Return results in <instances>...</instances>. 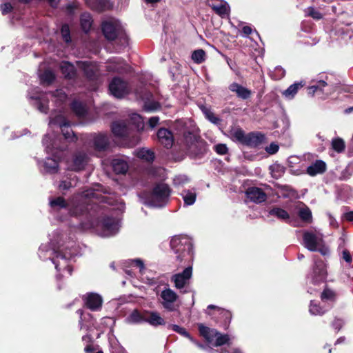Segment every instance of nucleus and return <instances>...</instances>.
Listing matches in <instances>:
<instances>
[{
    "instance_id": "f257e3e1",
    "label": "nucleus",
    "mask_w": 353,
    "mask_h": 353,
    "mask_svg": "<svg viewBox=\"0 0 353 353\" xmlns=\"http://www.w3.org/2000/svg\"><path fill=\"white\" fill-rule=\"evenodd\" d=\"M49 96L52 99L59 109V113L50 117L49 126L57 127L62 134H46L43 139V145L46 152L52 157H46L44 161L37 159V164L43 173L54 174L59 170V161L64 150L68 148V143L77 140L76 135L71 130L70 123L61 113L67 100V94L63 89L54 92H43L39 88H32L28 92L30 103L40 112L47 114L48 111Z\"/></svg>"
},
{
    "instance_id": "f03ea898",
    "label": "nucleus",
    "mask_w": 353,
    "mask_h": 353,
    "mask_svg": "<svg viewBox=\"0 0 353 353\" xmlns=\"http://www.w3.org/2000/svg\"><path fill=\"white\" fill-rule=\"evenodd\" d=\"M50 244H41L38 255L43 261L50 260L57 272L56 278L69 276L72 274L71 261L77 254L74 235L71 232L57 229L50 239Z\"/></svg>"
},
{
    "instance_id": "7ed1b4c3",
    "label": "nucleus",
    "mask_w": 353,
    "mask_h": 353,
    "mask_svg": "<svg viewBox=\"0 0 353 353\" xmlns=\"http://www.w3.org/2000/svg\"><path fill=\"white\" fill-rule=\"evenodd\" d=\"M102 189L105 191L101 192V194L105 196L106 201H102L97 199H91L84 216L79 226L82 230L93 229L97 235L101 237H110L116 235L120 229V220L117 218L106 216V207L101 203L112 205V199L107 195L109 191L106 188L101 185Z\"/></svg>"
},
{
    "instance_id": "20e7f679",
    "label": "nucleus",
    "mask_w": 353,
    "mask_h": 353,
    "mask_svg": "<svg viewBox=\"0 0 353 353\" xmlns=\"http://www.w3.org/2000/svg\"><path fill=\"white\" fill-rule=\"evenodd\" d=\"M102 191L105 192L102 189L101 185L96 184L92 188L73 195L69 202L62 196L50 197V212L54 215L59 212H67L71 216L79 219L80 223L84 216L86 206H88L91 199L106 201L105 196L101 193Z\"/></svg>"
},
{
    "instance_id": "39448f33",
    "label": "nucleus",
    "mask_w": 353,
    "mask_h": 353,
    "mask_svg": "<svg viewBox=\"0 0 353 353\" xmlns=\"http://www.w3.org/2000/svg\"><path fill=\"white\" fill-rule=\"evenodd\" d=\"M170 245L176 255L177 265H187L184 270L172 276L175 288H183L192 274V263L194 259V248L192 241L185 235H176L172 237Z\"/></svg>"
},
{
    "instance_id": "423d86ee",
    "label": "nucleus",
    "mask_w": 353,
    "mask_h": 353,
    "mask_svg": "<svg viewBox=\"0 0 353 353\" xmlns=\"http://www.w3.org/2000/svg\"><path fill=\"white\" fill-rule=\"evenodd\" d=\"M176 126L183 127L178 133L182 135L181 142L186 154L192 159L201 158L206 150L204 142L193 131L183 127V121H178Z\"/></svg>"
},
{
    "instance_id": "0eeeda50",
    "label": "nucleus",
    "mask_w": 353,
    "mask_h": 353,
    "mask_svg": "<svg viewBox=\"0 0 353 353\" xmlns=\"http://www.w3.org/2000/svg\"><path fill=\"white\" fill-rule=\"evenodd\" d=\"M101 29L105 39L114 42L115 52H119L128 46V37L119 20L112 19L103 21Z\"/></svg>"
},
{
    "instance_id": "6e6552de",
    "label": "nucleus",
    "mask_w": 353,
    "mask_h": 353,
    "mask_svg": "<svg viewBox=\"0 0 353 353\" xmlns=\"http://www.w3.org/2000/svg\"><path fill=\"white\" fill-rule=\"evenodd\" d=\"M302 245L310 252H319L323 256L330 254V250L325 244L323 234L316 230H304Z\"/></svg>"
},
{
    "instance_id": "1a4fd4ad",
    "label": "nucleus",
    "mask_w": 353,
    "mask_h": 353,
    "mask_svg": "<svg viewBox=\"0 0 353 353\" xmlns=\"http://www.w3.org/2000/svg\"><path fill=\"white\" fill-rule=\"evenodd\" d=\"M172 190L168 185L160 183L154 185L145 205L152 208H163L169 202Z\"/></svg>"
},
{
    "instance_id": "9d476101",
    "label": "nucleus",
    "mask_w": 353,
    "mask_h": 353,
    "mask_svg": "<svg viewBox=\"0 0 353 353\" xmlns=\"http://www.w3.org/2000/svg\"><path fill=\"white\" fill-rule=\"evenodd\" d=\"M314 265L311 272L307 276V282L314 285L323 283L327 276L325 263L316 256L313 257Z\"/></svg>"
},
{
    "instance_id": "9b49d317",
    "label": "nucleus",
    "mask_w": 353,
    "mask_h": 353,
    "mask_svg": "<svg viewBox=\"0 0 353 353\" xmlns=\"http://www.w3.org/2000/svg\"><path fill=\"white\" fill-rule=\"evenodd\" d=\"M178 301V294L169 288H164L160 294V303L168 312L179 311L180 303Z\"/></svg>"
},
{
    "instance_id": "f8f14e48",
    "label": "nucleus",
    "mask_w": 353,
    "mask_h": 353,
    "mask_svg": "<svg viewBox=\"0 0 353 353\" xmlns=\"http://www.w3.org/2000/svg\"><path fill=\"white\" fill-rule=\"evenodd\" d=\"M332 76L323 74L313 81V84L308 88L309 94L312 95L318 92L330 94L334 90V83L332 80Z\"/></svg>"
},
{
    "instance_id": "ddd939ff",
    "label": "nucleus",
    "mask_w": 353,
    "mask_h": 353,
    "mask_svg": "<svg viewBox=\"0 0 353 353\" xmlns=\"http://www.w3.org/2000/svg\"><path fill=\"white\" fill-rule=\"evenodd\" d=\"M88 154L83 150H76L70 159L68 160V168L72 171L79 172L85 169L89 161Z\"/></svg>"
},
{
    "instance_id": "4468645a",
    "label": "nucleus",
    "mask_w": 353,
    "mask_h": 353,
    "mask_svg": "<svg viewBox=\"0 0 353 353\" xmlns=\"http://www.w3.org/2000/svg\"><path fill=\"white\" fill-rule=\"evenodd\" d=\"M109 90L114 97L122 98L130 92V88L128 82L114 77L109 84Z\"/></svg>"
},
{
    "instance_id": "2eb2a0df",
    "label": "nucleus",
    "mask_w": 353,
    "mask_h": 353,
    "mask_svg": "<svg viewBox=\"0 0 353 353\" xmlns=\"http://www.w3.org/2000/svg\"><path fill=\"white\" fill-rule=\"evenodd\" d=\"M138 97L143 101V109L146 112H153L161 108L160 103L153 99V94L150 92L144 91L137 92Z\"/></svg>"
},
{
    "instance_id": "dca6fc26",
    "label": "nucleus",
    "mask_w": 353,
    "mask_h": 353,
    "mask_svg": "<svg viewBox=\"0 0 353 353\" xmlns=\"http://www.w3.org/2000/svg\"><path fill=\"white\" fill-rule=\"evenodd\" d=\"M106 69L110 72L123 74L128 72L129 66L121 57L110 59L106 63Z\"/></svg>"
},
{
    "instance_id": "f3484780",
    "label": "nucleus",
    "mask_w": 353,
    "mask_h": 353,
    "mask_svg": "<svg viewBox=\"0 0 353 353\" xmlns=\"http://www.w3.org/2000/svg\"><path fill=\"white\" fill-rule=\"evenodd\" d=\"M84 301L86 307L92 311H99L102 307L103 299L97 293H87L85 295Z\"/></svg>"
},
{
    "instance_id": "a211bd4d",
    "label": "nucleus",
    "mask_w": 353,
    "mask_h": 353,
    "mask_svg": "<svg viewBox=\"0 0 353 353\" xmlns=\"http://www.w3.org/2000/svg\"><path fill=\"white\" fill-rule=\"evenodd\" d=\"M92 143L96 151H105L110 146V137L105 133L94 134L92 135Z\"/></svg>"
},
{
    "instance_id": "6ab92c4d",
    "label": "nucleus",
    "mask_w": 353,
    "mask_h": 353,
    "mask_svg": "<svg viewBox=\"0 0 353 353\" xmlns=\"http://www.w3.org/2000/svg\"><path fill=\"white\" fill-rule=\"evenodd\" d=\"M157 136L159 142L165 148H171L174 143L172 132L167 128H161L158 130Z\"/></svg>"
},
{
    "instance_id": "aec40b11",
    "label": "nucleus",
    "mask_w": 353,
    "mask_h": 353,
    "mask_svg": "<svg viewBox=\"0 0 353 353\" xmlns=\"http://www.w3.org/2000/svg\"><path fill=\"white\" fill-rule=\"evenodd\" d=\"M178 194L181 196L183 201V206L188 207L194 204L197 197V191L196 188H182Z\"/></svg>"
},
{
    "instance_id": "412c9836",
    "label": "nucleus",
    "mask_w": 353,
    "mask_h": 353,
    "mask_svg": "<svg viewBox=\"0 0 353 353\" xmlns=\"http://www.w3.org/2000/svg\"><path fill=\"white\" fill-rule=\"evenodd\" d=\"M247 197L255 203L264 202L267 199L266 194L262 189L257 187H250L245 192Z\"/></svg>"
},
{
    "instance_id": "4be33fe9",
    "label": "nucleus",
    "mask_w": 353,
    "mask_h": 353,
    "mask_svg": "<svg viewBox=\"0 0 353 353\" xmlns=\"http://www.w3.org/2000/svg\"><path fill=\"white\" fill-rule=\"evenodd\" d=\"M77 67L83 71L84 74L88 79H94L97 75V66L95 63L91 61H77Z\"/></svg>"
},
{
    "instance_id": "5701e85b",
    "label": "nucleus",
    "mask_w": 353,
    "mask_h": 353,
    "mask_svg": "<svg viewBox=\"0 0 353 353\" xmlns=\"http://www.w3.org/2000/svg\"><path fill=\"white\" fill-rule=\"evenodd\" d=\"M265 138V135L261 132H250L246 134L243 145L255 148L261 145Z\"/></svg>"
},
{
    "instance_id": "b1692460",
    "label": "nucleus",
    "mask_w": 353,
    "mask_h": 353,
    "mask_svg": "<svg viewBox=\"0 0 353 353\" xmlns=\"http://www.w3.org/2000/svg\"><path fill=\"white\" fill-rule=\"evenodd\" d=\"M327 169V165L323 160H316L310 165L307 168L306 173L311 176H314L318 174H323Z\"/></svg>"
},
{
    "instance_id": "393cba45",
    "label": "nucleus",
    "mask_w": 353,
    "mask_h": 353,
    "mask_svg": "<svg viewBox=\"0 0 353 353\" xmlns=\"http://www.w3.org/2000/svg\"><path fill=\"white\" fill-rule=\"evenodd\" d=\"M132 267L139 268L140 272H142L145 268L143 261L140 259H130L123 263V271L130 276H133L134 275L131 269Z\"/></svg>"
},
{
    "instance_id": "a878e982",
    "label": "nucleus",
    "mask_w": 353,
    "mask_h": 353,
    "mask_svg": "<svg viewBox=\"0 0 353 353\" xmlns=\"http://www.w3.org/2000/svg\"><path fill=\"white\" fill-rule=\"evenodd\" d=\"M228 88L231 92L236 93L237 97L243 100L249 99L252 94L251 90L236 82L232 83Z\"/></svg>"
},
{
    "instance_id": "bb28decb",
    "label": "nucleus",
    "mask_w": 353,
    "mask_h": 353,
    "mask_svg": "<svg viewBox=\"0 0 353 353\" xmlns=\"http://www.w3.org/2000/svg\"><path fill=\"white\" fill-rule=\"evenodd\" d=\"M112 132L117 137L124 138L129 135V128L123 121H116L112 124Z\"/></svg>"
},
{
    "instance_id": "cd10ccee",
    "label": "nucleus",
    "mask_w": 353,
    "mask_h": 353,
    "mask_svg": "<svg viewBox=\"0 0 353 353\" xmlns=\"http://www.w3.org/2000/svg\"><path fill=\"white\" fill-rule=\"evenodd\" d=\"M212 9L222 18L229 16L230 6L225 1H220L210 5Z\"/></svg>"
},
{
    "instance_id": "c85d7f7f",
    "label": "nucleus",
    "mask_w": 353,
    "mask_h": 353,
    "mask_svg": "<svg viewBox=\"0 0 353 353\" xmlns=\"http://www.w3.org/2000/svg\"><path fill=\"white\" fill-rule=\"evenodd\" d=\"M111 164L114 172L117 174H125L129 168L126 160L121 158L113 159Z\"/></svg>"
},
{
    "instance_id": "c756f323",
    "label": "nucleus",
    "mask_w": 353,
    "mask_h": 353,
    "mask_svg": "<svg viewBox=\"0 0 353 353\" xmlns=\"http://www.w3.org/2000/svg\"><path fill=\"white\" fill-rule=\"evenodd\" d=\"M145 313L148 314L149 316L146 318V322L150 325L157 327L159 325H165L166 324L165 321L161 315L155 311H145Z\"/></svg>"
},
{
    "instance_id": "7c9ffc66",
    "label": "nucleus",
    "mask_w": 353,
    "mask_h": 353,
    "mask_svg": "<svg viewBox=\"0 0 353 353\" xmlns=\"http://www.w3.org/2000/svg\"><path fill=\"white\" fill-rule=\"evenodd\" d=\"M60 69L61 73L66 79H73L77 76V70L74 65L68 61L61 62Z\"/></svg>"
},
{
    "instance_id": "2f4dec72",
    "label": "nucleus",
    "mask_w": 353,
    "mask_h": 353,
    "mask_svg": "<svg viewBox=\"0 0 353 353\" xmlns=\"http://www.w3.org/2000/svg\"><path fill=\"white\" fill-rule=\"evenodd\" d=\"M128 324H141L146 322V317L137 309L132 310L125 318Z\"/></svg>"
},
{
    "instance_id": "473e14b6",
    "label": "nucleus",
    "mask_w": 353,
    "mask_h": 353,
    "mask_svg": "<svg viewBox=\"0 0 353 353\" xmlns=\"http://www.w3.org/2000/svg\"><path fill=\"white\" fill-rule=\"evenodd\" d=\"M304 83L303 81L295 82L290 85L286 90L282 92V95L288 100H291L294 98L298 91L303 88Z\"/></svg>"
},
{
    "instance_id": "72a5a7b5",
    "label": "nucleus",
    "mask_w": 353,
    "mask_h": 353,
    "mask_svg": "<svg viewBox=\"0 0 353 353\" xmlns=\"http://www.w3.org/2000/svg\"><path fill=\"white\" fill-rule=\"evenodd\" d=\"M268 215L276 217L277 219L284 221H288L290 219L289 213L284 209L278 206H274L270 208L268 210Z\"/></svg>"
},
{
    "instance_id": "f704fd0d",
    "label": "nucleus",
    "mask_w": 353,
    "mask_h": 353,
    "mask_svg": "<svg viewBox=\"0 0 353 353\" xmlns=\"http://www.w3.org/2000/svg\"><path fill=\"white\" fill-rule=\"evenodd\" d=\"M246 134L240 128H233L230 130V137L234 141L243 145Z\"/></svg>"
},
{
    "instance_id": "c9c22d12",
    "label": "nucleus",
    "mask_w": 353,
    "mask_h": 353,
    "mask_svg": "<svg viewBox=\"0 0 353 353\" xmlns=\"http://www.w3.org/2000/svg\"><path fill=\"white\" fill-rule=\"evenodd\" d=\"M92 18L90 13L84 12L80 17V24L81 29L85 33L88 32L92 25Z\"/></svg>"
},
{
    "instance_id": "e433bc0d",
    "label": "nucleus",
    "mask_w": 353,
    "mask_h": 353,
    "mask_svg": "<svg viewBox=\"0 0 353 353\" xmlns=\"http://www.w3.org/2000/svg\"><path fill=\"white\" fill-rule=\"evenodd\" d=\"M78 179L77 176L70 175L69 177L67 178L65 180H63L60 182L59 185V189L60 190H68L71 188L75 187L77 184Z\"/></svg>"
},
{
    "instance_id": "4c0bfd02",
    "label": "nucleus",
    "mask_w": 353,
    "mask_h": 353,
    "mask_svg": "<svg viewBox=\"0 0 353 353\" xmlns=\"http://www.w3.org/2000/svg\"><path fill=\"white\" fill-rule=\"evenodd\" d=\"M190 178L185 174H179L173 178L174 187L177 190L178 192L183 188L185 184L190 183Z\"/></svg>"
},
{
    "instance_id": "58836bf2",
    "label": "nucleus",
    "mask_w": 353,
    "mask_h": 353,
    "mask_svg": "<svg viewBox=\"0 0 353 353\" xmlns=\"http://www.w3.org/2000/svg\"><path fill=\"white\" fill-rule=\"evenodd\" d=\"M327 310L328 308H325L324 306H321L316 301H310L309 312L312 315L321 316L324 314Z\"/></svg>"
},
{
    "instance_id": "ea45409f",
    "label": "nucleus",
    "mask_w": 353,
    "mask_h": 353,
    "mask_svg": "<svg viewBox=\"0 0 353 353\" xmlns=\"http://www.w3.org/2000/svg\"><path fill=\"white\" fill-rule=\"evenodd\" d=\"M198 329L200 334L203 336L207 341L211 342L213 340L214 334L216 332L215 330H210L208 327L203 324H199Z\"/></svg>"
},
{
    "instance_id": "a19ab883",
    "label": "nucleus",
    "mask_w": 353,
    "mask_h": 353,
    "mask_svg": "<svg viewBox=\"0 0 353 353\" xmlns=\"http://www.w3.org/2000/svg\"><path fill=\"white\" fill-rule=\"evenodd\" d=\"M137 156L138 158L148 162H152L154 159V153L152 150L145 148L138 150Z\"/></svg>"
},
{
    "instance_id": "79ce46f5",
    "label": "nucleus",
    "mask_w": 353,
    "mask_h": 353,
    "mask_svg": "<svg viewBox=\"0 0 353 353\" xmlns=\"http://www.w3.org/2000/svg\"><path fill=\"white\" fill-rule=\"evenodd\" d=\"M72 110L78 117H84L86 114V109L84 104L77 100H74L71 103Z\"/></svg>"
},
{
    "instance_id": "37998d69",
    "label": "nucleus",
    "mask_w": 353,
    "mask_h": 353,
    "mask_svg": "<svg viewBox=\"0 0 353 353\" xmlns=\"http://www.w3.org/2000/svg\"><path fill=\"white\" fill-rule=\"evenodd\" d=\"M207 310H216L217 312L225 318L226 324L228 325L232 319V314L230 311L222 309L215 305H209Z\"/></svg>"
},
{
    "instance_id": "c03bdc74",
    "label": "nucleus",
    "mask_w": 353,
    "mask_h": 353,
    "mask_svg": "<svg viewBox=\"0 0 353 353\" xmlns=\"http://www.w3.org/2000/svg\"><path fill=\"white\" fill-rule=\"evenodd\" d=\"M191 58L195 63H202L206 59L205 52L203 49L194 50L192 53Z\"/></svg>"
},
{
    "instance_id": "a18cd8bd",
    "label": "nucleus",
    "mask_w": 353,
    "mask_h": 353,
    "mask_svg": "<svg viewBox=\"0 0 353 353\" xmlns=\"http://www.w3.org/2000/svg\"><path fill=\"white\" fill-rule=\"evenodd\" d=\"M299 216L300 219L305 222H307V223L312 222V212L310 210V208L305 205H304V207H303L302 208H301L299 210Z\"/></svg>"
},
{
    "instance_id": "49530a36",
    "label": "nucleus",
    "mask_w": 353,
    "mask_h": 353,
    "mask_svg": "<svg viewBox=\"0 0 353 353\" xmlns=\"http://www.w3.org/2000/svg\"><path fill=\"white\" fill-rule=\"evenodd\" d=\"M40 80L42 83L50 84L55 79V75L50 70H45L39 75Z\"/></svg>"
},
{
    "instance_id": "de8ad7c7",
    "label": "nucleus",
    "mask_w": 353,
    "mask_h": 353,
    "mask_svg": "<svg viewBox=\"0 0 353 353\" xmlns=\"http://www.w3.org/2000/svg\"><path fill=\"white\" fill-rule=\"evenodd\" d=\"M336 293L329 288H325L321 295V298L323 302H334L336 300Z\"/></svg>"
},
{
    "instance_id": "09e8293b",
    "label": "nucleus",
    "mask_w": 353,
    "mask_h": 353,
    "mask_svg": "<svg viewBox=\"0 0 353 353\" xmlns=\"http://www.w3.org/2000/svg\"><path fill=\"white\" fill-rule=\"evenodd\" d=\"M214 336L216 337V341L214 343L216 347L221 346L229 343L230 337L228 334H222L216 331L214 334Z\"/></svg>"
},
{
    "instance_id": "8fccbe9b",
    "label": "nucleus",
    "mask_w": 353,
    "mask_h": 353,
    "mask_svg": "<svg viewBox=\"0 0 353 353\" xmlns=\"http://www.w3.org/2000/svg\"><path fill=\"white\" fill-rule=\"evenodd\" d=\"M332 149L338 153L342 152L345 150V142L341 138H336L332 141Z\"/></svg>"
},
{
    "instance_id": "3c124183",
    "label": "nucleus",
    "mask_w": 353,
    "mask_h": 353,
    "mask_svg": "<svg viewBox=\"0 0 353 353\" xmlns=\"http://www.w3.org/2000/svg\"><path fill=\"white\" fill-rule=\"evenodd\" d=\"M285 74V70L281 66H276L274 70L270 72V77L272 79L280 80Z\"/></svg>"
},
{
    "instance_id": "603ef678",
    "label": "nucleus",
    "mask_w": 353,
    "mask_h": 353,
    "mask_svg": "<svg viewBox=\"0 0 353 353\" xmlns=\"http://www.w3.org/2000/svg\"><path fill=\"white\" fill-rule=\"evenodd\" d=\"M168 328H171L173 331L176 333L181 334V336L188 338L189 340L192 337L189 332L184 328L178 325L175 324H170L168 325Z\"/></svg>"
},
{
    "instance_id": "864d4df0",
    "label": "nucleus",
    "mask_w": 353,
    "mask_h": 353,
    "mask_svg": "<svg viewBox=\"0 0 353 353\" xmlns=\"http://www.w3.org/2000/svg\"><path fill=\"white\" fill-rule=\"evenodd\" d=\"M61 34L63 41L65 43L71 41L70 28L68 24H63L61 28Z\"/></svg>"
},
{
    "instance_id": "5fc2aeb1",
    "label": "nucleus",
    "mask_w": 353,
    "mask_h": 353,
    "mask_svg": "<svg viewBox=\"0 0 353 353\" xmlns=\"http://www.w3.org/2000/svg\"><path fill=\"white\" fill-rule=\"evenodd\" d=\"M130 120L135 125V127L138 130L143 128V122L139 114H132L130 117Z\"/></svg>"
},
{
    "instance_id": "6e6d98bb",
    "label": "nucleus",
    "mask_w": 353,
    "mask_h": 353,
    "mask_svg": "<svg viewBox=\"0 0 353 353\" xmlns=\"http://www.w3.org/2000/svg\"><path fill=\"white\" fill-rule=\"evenodd\" d=\"M307 14L316 20L321 19L323 17L319 11L312 7L307 8Z\"/></svg>"
},
{
    "instance_id": "4d7b16f0",
    "label": "nucleus",
    "mask_w": 353,
    "mask_h": 353,
    "mask_svg": "<svg viewBox=\"0 0 353 353\" xmlns=\"http://www.w3.org/2000/svg\"><path fill=\"white\" fill-rule=\"evenodd\" d=\"M214 151L221 155H223L228 153V148L226 144L224 143H219L214 146Z\"/></svg>"
},
{
    "instance_id": "13d9d810",
    "label": "nucleus",
    "mask_w": 353,
    "mask_h": 353,
    "mask_svg": "<svg viewBox=\"0 0 353 353\" xmlns=\"http://www.w3.org/2000/svg\"><path fill=\"white\" fill-rule=\"evenodd\" d=\"M279 149V145L275 143H272L268 147H266L265 150L270 154H274L278 152Z\"/></svg>"
},
{
    "instance_id": "bf43d9fd",
    "label": "nucleus",
    "mask_w": 353,
    "mask_h": 353,
    "mask_svg": "<svg viewBox=\"0 0 353 353\" xmlns=\"http://www.w3.org/2000/svg\"><path fill=\"white\" fill-rule=\"evenodd\" d=\"M1 11L3 15L10 12L12 10V6L10 3H5L0 6Z\"/></svg>"
},
{
    "instance_id": "052dcab7",
    "label": "nucleus",
    "mask_w": 353,
    "mask_h": 353,
    "mask_svg": "<svg viewBox=\"0 0 353 353\" xmlns=\"http://www.w3.org/2000/svg\"><path fill=\"white\" fill-rule=\"evenodd\" d=\"M270 168L273 177L278 178L281 176V173L279 172L281 170V167L279 165H271Z\"/></svg>"
},
{
    "instance_id": "680f3d73",
    "label": "nucleus",
    "mask_w": 353,
    "mask_h": 353,
    "mask_svg": "<svg viewBox=\"0 0 353 353\" xmlns=\"http://www.w3.org/2000/svg\"><path fill=\"white\" fill-rule=\"evenodd\" d=\"M283 190H284V192L282 194V197L288 198L294 196V191L290 187L284 186Z\"/></svg>"
},
{
    "instance_id": "e2e57ef3",
    "label": "nucleus",
    "mask_w": 353,
    "mask_h": 353,
    "mask_svg": "<svg viewBox=\"0 0 353 353\" xmlns=\"http://www.w3.org/2000/svg\"><path fill=\"white\" fill-rule=\"evenodd\" d=\"M206 119L215 125L220 124L221 121V119L214 115L213 112H212L210 115H208V117Z\"/></svg>"
},
{
    "instance_id": "0e129e2a",
    "label": "nucleus",
    "mask_w": 353,
    "mask_h": 353,
    "mask_svg": "<svg viewBox=\"0 0 353 353\" xmlns=\"http://www.w3.org/2000/svg\"><path fill=\"white\" fill-rule=\"evenodd\" d=\"M342 259L347 263H352V259L350 252L347 250H344L342 252Z\"/></svg>"
},
{
    "instance_id": "69168bd1",
    "label": "nucleus",
    "mask_w": 353,
    "mask_h": 353,
    "mask_svg": "<svg viewBox=\"0 0 353 353\" xmlns=\"http://www.w3.org/2000/svg\"><path fill=\"white\" fill-rule=\"evenodd\" d=\"M252 33V29L250 26H245L242 28L241 35L243 37H248Z\"/></svg>"
},
{
    "instance_id": "338daca9",
    "label": "nucleus",
    "mask_w": 353,
    "mask_h": 353,
    "mask_svg": "<svg viewBox=\"0 0 353 353\" xmlns=\"http://www.w3.org/2000/svg\"><path fill=\"white\" fill-rule=\"evenodd\" d=\"M343 325V321L339 319H336L332 323V327L338 331L342 327Z\"/></svg>"
},
{
    "instance_id": "774afa93",
    "label": "nucleus",
    "mask_w": 353,
    "mask_h": 353,
    "mask_svg": "<svg viewBox=\"0 0 353 353\" xmlns=\"http://www.w3.org/2000/svg\"><path fill=\"white\" fill-rule=\"evenodd\" d=\"M159 121V118L158 117H152L148 121L149 125L154 128L156 127Z\"/></svg>"
}]
</instances>
